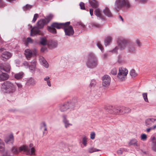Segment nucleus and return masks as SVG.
I'll use <instances>...</instances> for the list:
<instances>
[{
	"mask_svg": "<svg viewBox=\"0 0 156 156\" xmlns=\"http://www.w3.org/2000/svg\"><path fill=\"white\" fill-rule=\"evenodd\" d=\"M151 140L152 142L151 143H153V142H155V137L154 136H152L151 137Z\"/></svg>",
	"mask_w": 156,
	"mask_h": 156,
	"instance_id": "e2e57ef3",
	"label": "nucleus"
},
{
	"mask_svg": "<svg viewBox=\"0 0 156 156\" xmlns=\"http://www.w3.org/2000/svg\"><path fill=\"white\" fill-rule=\"evenodd\" d=\"M80 6L81 9H85L84 4L83 3L81 2L80 4Z\"/></svg>",
	"mask_w": 156,
	"mask_h": 156,
	"instance_id": "13d9d810",
	"label": "nucleus"
},
{
	"mask_svg": "<svg viewBox=\"0 0 156 156\" xmlns=\"http://www.w3.org/2000/svg\"><path fill=\"white\" fill-rule=\"evenodd\" d=\"M12 74H14V77L17 80H19L22 79L23 77L24 74L22 72L16 73H12Z\"/></svg>",
	"mask_w": 156,
	"mask_h": 156,
	"instance_id": "b1692460",
	"label": "nucleus"
},
{
	"mask_svg": "<svg viewBox=\"0 0 156 156\" xmlns=\"http://www.w3.org/2000/svg\"><path fill=\"white\" fill-rule=\"evenodd\" d=\"M86 65L88 68L91 69L97 66L98 65V58L94 54L90 53L88 55Z\"/></svg>",
	"mask_w": 156,
	"mask_h": 156,
	"instance_id": "f03ea898",
	"label": "nucleus"
},
{
	"mask_svg": "<svg viewBox=\"0 0 156 156\" xmlns=\"http://www.w3.org/2000/svg\"><path fill=\"white\" fill-rule=\"evenodd\" d=\"M116 107H109L108 112L112 114H115Z\"/></svg>",
	"mask_w": 156,
	"mask_h": 156,
	"instance_id": "58836bf2",
	"label": "nucleus"
},
{
	"mask_svg": "<svg viewBox=\"0 0 156 156\" xmlns=\"http://www.w3.org/2000/svg\"><path fill=\"white\" fill-rule=\"evenodd\" d=\"M96 84V83L94 80H91L90 83V85L91 86H94Z\"/></svg>",
	"mask_w": 156,
	"mask_h": 156,
	"instance_id": "680f3d73",
	"label": "nucleus"
},
{
	"mask_svg": "<svg viewBox=\"0 0 156 156\" xmlns=\"http://www.w3.org/2000/svg\"><path fill=\"white\" fill-rule=\"evenodd\" d=\"M1 89L4 93L13 94L16 91V87L13 83L8 81L4 82L2 85Z\"/></svg>",
	"mask_w": 156,
	"mask_h": 156,
	"instance_id": "7ed1b4c3",
	"label": "nucleus"
},
{
	"mask_svg": "<svg viewBox=\"0 0 156 156\" xmlns=\"http://www.w3.org/2000/svg\"><path fill=\"white\" fill-rule=\"evenodd\" d=\"M70 24V22L65 23V24L63 27L65 35L69 37L72 36L74 33L73 27L69 25Z\"/></svg>",
	"mask_w": 156,
	"mask_h": 156,
	"instance_id": "0eeeda50",
	"label": "nucleus"
},
{
	"mask_svg": "<svg viewBox=\"0 0 156 156\" xmlns=\"http://www.w3.org/2000/svg\"><path fill=\"white\" fill-rule=\"evenodd\" d=\"M130 74L132 77H136L137 75L135 70L133 69H132L129 72Z\"/></svg>",
	"mask_w": 156,
	"mask_h": 156,
	"instance_id": "c9c22d12",
	"label": "nucleus"
},
{
	"mask_svg": "<svg viewBox=\"0 0 156 156\" xmlns=\"http://www.w3.org/2000/svg\"><path fill=\"white\" fill-rule=\"evenodd\" d=\"M35 151V150L34 147H31L30 150L29 147L26 145L21 146L19 148L20 152L23 151L27 155H34Z\"/></svg>",
	"mask_w": 156,
	"mask_h": 156,
	"instance_id": "6e6552de",
	"label": "nucleus"
},
{
	"mask_svg": "<svg viewBox=\"0 0 156 156\" xmlns=\"http://www.w3.org/2000/svg\"><path fill=\"white\" fill-rule=\"evenodd\" d=\"M93 10L92 9H90V13L91 16L93 15Z\"/></svg>",
	"mask_w": 156,
	"mask_h": 156,
	"instance_id": "338daca9",
	"label": "nucleus"
},
{
	"mask_svg": "<svg viewBox=\"0 0 156 156\" xmlns=\"http://www.w3.org/2000/svg\"><path fill=\"white\" fill-rule=\"evenodd\" d=\"M130 6L128 0H116L115 2V8L117 11L123 7L129 8Z\"/></svg>",
	"mask_w": 156,
	"mask_h": 156,
	"instance_id": "39448f33",
	"label": "nucleus"
},
{
	"mask_svg": "<svg viewBox=\"0 0 156 156\" xmlns=\"http://www.w3.org/2000/svg\"><path fill=\"white\" fill-rule=\"evenodd\" d=\"M46 50V48L44 47H42L41 49V51L42 52H44Z\"/></svg>",
	"mask_w": 156,
	"mask_h": 156,
	"instance_id": "774afa93",
	"label": "nucleus"
},
{
	"mask_svg": "<svg viewBox=\"0 0 156 156\" xmlns=\"http://www.w3.org/2000/svg\"><path fill=\"white\" fill-rule=\"evenodd\" d=\"M95 133L94 132H92L90 134V139L93 140L94 139L95 137Z\"/></svg>",
	"mask_w": 156,
	"mask_h": 156,
	"instance_id": "6e6d98bb",
	"label": "nucleus"
},
{
	"mask_svg": "<svg viewBox=\"0 0 156 156\" xmlns=\"http://www.w3.org/2000/svg\"><path fill=\"white\" fill-rule=\"evenodd\" d=\"M12 54L9 52H4L1 56V58L3 60H6L10 58L12 56Z\"/></svg>",
	"mask_w": 156,
	"mask_h": 156,
	"instance_id": "dca6fc26",
	"label": "nucleus"
},
{
	"mask_svg": "<svg viewBox=\"0 0 156 156\" xmlns=\"http://www.w3.org/2000/svg\"><path fill=\"white\" fill-rule=\"evenodd\" d=\"M39 61L41 64L46 68H48L49 66L48 63L44 58L42 56L39 57Z\"/></svg>",
	"mask_w": 156,
	"mask_h": 156,
	"instance_id": "5701e85b",
	"label": "nucleus"
},
{
	"mask_svg": "<svg viewBox=\"0 0 156 156\" xmlns=\"http://www.w3.org/2000/svg\"><path fill=\"white\" fill-rule=\"evenodd\" d=\"M62 121L65 128H67L73 125L72 124L69 122V121L67 119V116L66 115H62Z\"/></svg>",
	"mask_w": 156,
	"mask_h": 156,
	"instance_id": "4468645a",
	"label": "nucleus"
},
{
	"mask_svg": "<svg viewBox=\"0 0 156 156\" xmlns=\"http://www.w3.org/2000/svg\"><path fill=\"white\" fill-rule=\"evenodd\" d=\"M14 138L13 135L12 134H10L9 136L5 137V141L6 143L9 142L12 143L13 142Z\"/></svg>",
	"mask_w": 156,
	"mask_h": 156,
	"instance_id": "c756f323",
	"label": "nucleus"
},
{
	"mask_svg": "<svg viewBox=\"0 0 156 156\" xmlns=\"http://www.w3.org/2000/svg\"><path fill=\"white\" fill-rule=\"evenodd\" d=\"M151 148L153 151L156 152V143L153 142L151 144Z\"/></svg>",
	"mask_w": 156,
	"mask_h": 156,
	"instance_id": "a18cd8bd",
	"label": "nucleus"
},
{
	"mask_svg": "<svg viewBox=\"0 0 156 156\" xmlns=\"http://www.w3.org/2000/svg\"><path fill=\"white\" fill-rule=\"evenodd\" d=\"M100 150L93 147H90L88 149V151L90 153H92L94 152L99 151Z\"/></svg>",
	"mask_w": 156,
	"mask_h": 156,
	"instance_id": "79ce46f5",
	"label": "nucleus"
},
{
	"mask_svg": "<svg viewBox=\"0 0 156 156\" xmlns=\"http://www.w3.org/2000/svg\"><path fill=\"white\" fill-rule=\"evenodd\" d=\"M65 24V23H53L50 26H48L47 29L49 32L55 34L56 33V31L55 28L57 29L63 28Z\"/></svg>",
	"mask_w": 156,
	"mask_h": 156,
	"instance_id": "423d86ee",
	"label": "nucleus"
},
{
	"mask_svg": "<svg viewBox=\"0 0 156 156\" xmlns=\"http://www.w3.org/2000/svg\"><path fill=\"white\" fill-rule=\"evenodd\" d=\"M11 69V66L7 62L0 63V71L2 72L4 71L9 72Z\"/></svg>",
	"mask_w": 156,
	"mask_h": 156,
	"instance_id": "9b49d317",
	"label": "nucleus"
},
{
	"mask_svg": "<svg viewBox=\"0 0 156 156\" xmlns=\"http://www.w3.org/2000/svg\"><path fill=\"white\" fill-rule=\"evenodd\" d=\"M36 83L35 80L32 77L27 79L26 80V84L29 86H34Z\"/></svg>",
	"mask_w": 156,
	"mask_h": 156,
	"instance_id": "f3484780",
	"label": "nucleus"
},
{
	"mask_svg": "<svg viewBox=\"0 0 156 156\" xmlns=\"http://www.w3.org/2000/svg\"><path fill=\"white\" fill-rule=\"evenodd\" d=\"M117 70L115 68L112 69L111 71V73L113 75H115L117 73Z\"/></svg>",
	"mask_w": 156,
	"mask_h": 156,
	"instance_id": "3c124183",
	"label": "nucleus"
},
{
	"mask_svg": "<svg viewBox=\"0 0 156 156\" xmlns=\"http://www.w3.org/2000/svg\"><path fill=\"white\" fill-rule=\"evenodd\" d=\"M0 152L2 153V156H12L10 155L7 150L4 149V145L3 141L0 139Z\"/></svg>",
	"mask_w": 156,
	"mask_h": 156,
	"instance_id": "ddd939ff",
	"label": "nucleus"
},
{
	"mask_svg": "<svg viewBox=\"0 0 156 156\" xmlns=\"http://www.w3.org/2000/svg\"><path fill=\"white\" fill-rule=\"evenodd\" d=\"M135 44H136V45L137 46L140 47L141 46V45H142L141 44L140 41L139 40H138V39H136L135 40Z\"/></svg>",
	"mask_w": 156,
	"mask_h": 156,
	"instance_id": "de8ad7c7",
	"label": "nucleus"
},
{
	"mask_svg": "<svg viewBox=\"0 0 156 156\" xmlns=\"http://www.w3.org/2000/svg\"><path fill=\"white\" fill-rule=\"evenodd\" d=\"M142 95L144 101L146 102H148V100L147 97V93H143Z\"/></svg>",
	"mask_w": 156,
	"mask_h": 156,
	"instance_id": "c03bdc74",
	"label": "nucleus"
},
{
	"mask_svg": "<svg viewBox=\"0 0 156 156\" xmlns=\"http://www.w3.org/2000/svg\"><path fill=\"white\" fill-rule=\"evenodd\" d=\"M156 121V119L149 118L147 119L145 122V126L147 127L150 126Z\"/></svg>",
	"mask_w": 156,
	"mask_h": 156,
	"instance_id": "6ab92c4d",
	"label": "nucleus"
},
{
	"mask_svg": "<svg viewBox=\"0 0 156 156\" xmlns=\"http://www.w3.org/2000/svg\"><path fill=\"white\" fill-rule=\"evenodd\" d=\"M125 150H126L124 149L120 148L117 151V152L118 154L121 155L122 154L123 152Z\"/></svg>",
	"mask_w": 156,
	"mask_h": 156,
	"instance_id": "8fccbe9b",
	"label": "nucleus"
},
{
	"mask_svg": "<svg viewBox=\"0 0 156 156\" xmlns=\"http://www.w3.org/2000/svg\"><path fill=\"white\" fill-rule=\"evenodd\" d=\"M77 101L73 100L71 101L66 102L59 106V109L61 112H64L70 108H73L77 105Z\"/></svg>",
	"mask_w": 156,
	"mask_h": 156,
	"instance_id": "20e7f679",
	"label": "nucleus"
},
{
	"mask_svg": "<svg viewBox=\"0 0 156 156\" xmlns=\"http://www.w3.org/2000/svg\"><path fill=\"white\" fill-rule=\"evenodd\" d=\"M40 44L42 45H45L47 43V41L45 38L44 37H41V38Z\"/></svg>",
	"mask_w": 156,
	"mask_h": 156,
	"instance_id": "a19ab883",
	"label": "nucleus"
},
{
	"mask_svg": "<svg viewBox=\"0 0 156 156\" xmlns=\"http://www.w3.org/2000/svg\"><path fill=\"white\" fill-rule=\"evenodd\" d=\"M32 42V40L30 37H28L27 39V41L25 42V44L26 45L29 43Z\"/></svg>",
	"mask_w": 156,
	"mask_h": 156,
	"instance_id": "603ef678",
	"label": "nucleus"
},
{
	"mask_svg": "<svg viewBox=\"0 0 156 156\" xmlns=\"http://www.w3.org/2000/svg\"><path fill=\"white\" fill-rule=\"evenodd\" d=\"M137 141L135 139H133L131 140L128 143L129 146L134 145L135 148L138 150L139 148V145L137 143Z\"/></svg>",
	"mask_w": 156,
	"mask_h": 156,
	"instance_id": "a211bd4d",
	"label": "nucleus"
},
{
	"mask_svg": "<svg viewBox=\"0 0 156 156\" xmlns=\"http://www.w3.org/2000/svg\"><path fill=\"white\" fill-rule=\"evenodd\" d=\"M58 45V43L55 41H50L48 43V46L50 48H56Z\"/></svg>",
	"mask_w": 156,
	"mask_h": 156,
	"instance_id": "a878e982",
	"label": "nucleus"
},
{
	"mask_svg": "<svg viewBox=\"0 0 156 156\" xmlns=\"http://www.w3.org/2000/svg\"><path fill=\"white\" fill-rule=\"evenodd\" d=\"M38 15L36 13L34 15L33 19L32 20V22L33 23H34L36 21L37 19L38 18Z\"/></svg>",
	"mask_w": 156,
	"mask_h": 156,
	"instance_id": "864d4df0",
	"label": "nucleus"
},
{
	"mask_svg": "<svg viewBox=\"0 0 156 156\" xmlns=\"http://www.w3.org/2000/svg\"><path fill=\"white\" fill-rule=\"evenodd\" d=\"M53 17V15L51 14H50L47 16L45 19L47 22V23H48L52 19Z\"/></svg>",
	"mask_w": 156,
	"mask_h": 156,
	"instance_id": "f704fd0d",
	"label": "nucleus"
},
{
	"mask_svg": "<svg viewBox=\"0 0 156 156\" xmlns=\"http://www.w3.org/2000/svg\"><path fill=\"white\" fill-rule=\"evenodd\" d=\"M119 109V107H116V111L115 112V114H118V109Z\"/></svg>",
	"mask_w": 156,
	"mask_h": 156,
	"instance_id": "69168bd1",
	"label": "nucleus"
},
{
	"mask_svg": "<svg viewBox=\"0 0 156 156\" xmlns=\"http://www.w3.org/2000/svg\"><path fill=\"white\" fill-rule=\"evenodd\" d=\"M37 50L35 48H34L32 50L29 49H27L25 50V54L27 59H29L33 55H37Z\"/></svg>",
	"mask_w": 156,
	"mask_h": 156,
	"instance_id": "9d476101",
	"label": "nucleus"
},
{
	"mask_svg": "<svg viewBox=\"0 0 156 156\" xmlns=\"http://www.w3.org/2000/svg\"><path fill=\"white\" fill-rule=\"evenodd\" d=\"M12 151L15 154L18 153L19 152V150H18L16 148L14 147L12 149Z\"/></svg>",
	"mask_w": 156,
	"mask_h": 156,
	"instance_id": "bf43d9fd",
	"label": "nucleus"
},
{
	"mask_svg": "<svg viewBox=\"0 0 156 156\" xmlns=\"http://www.w3.org/2000/svg\"><path fill=\"white\" fill-rule=\"evenodd\" d=\"M15 83L19 89H21L22 87L23 86L21 83L16 82Z\"/></svg>",
	"mask_w": 156,
	"mask_h": 156,
	"instance_id": "4d7b16f0",
	"label": "nucleus"
},
{
	"mask_svg": "<svg viewBox=\"0 0 156 156\" xmlns=\"http://www.w3.org/2000/svg\"><path fill=\"white\" fill-rule=\"evenodd\" d=\"M128 71L125 68L121 67L119 68L117 78L120 81L125 80L128 74Z\"/></svg>",
	"mask_w": 156,
	"mask_h": 156,
	"instance_id": "1a4fd4ad",
	"label": "nucleus"
},
{
	"mask_svg": "<svg viewBox=\"0 0 156 156\" xmlns=\"http://www.w3.org/2000/svg\"><path fill=\"white\" fill-rule=\"evenodd\" d=\"M9 78V75L5 73H2L0 74V81H3L8 79Z\"/></svg>",
	"mask_w": 156,
	"mask_h": 156,
	"instance_id": "393cba45",
	"label": "nucleus"
},
{
	"mask_svg": "<svg viewBox=\"0 0 156 156\" xmlns=\"http://www.w3.org/2000/svg\"><path fill=\"white\" fill-rule=\"evenodd\" d=\"M118 45V46L115 47L113 50L109 51V52L117 54L118 53V51L119 48H120V47Z\"/></svg>",
	"mask_w": 156,
	"mask_h": 156,
	"instance_id": "ea45409f",
	"label": "nucleus"
},
{
	"mask_svg": "<svg viewBox=\"0 0 156 156\" xmlns=\"http://www.w3.org/2000/svg\"><path fill=\"white\" fill-rule=\"evenodd\" d=\"M121 110L123 112V114L128 113L130 112V109L129 108L126 107H122Z\"/></svg>",
	"mask_w": 156,
	"mask_h": 156,
	"instance_id": "72a5a7b5",
	"label": "nucleus"
},
{
	"mask_svg": "<svg viewBox=\"0 0 156 156\" xmlns=\"http://www.w3.org/2000/svg\"><path fill=\"white\" fill-rule=\"evenodd\" d=\"M103 12L105 15L108 17H112V14L109 9L107 7L105 8L103 11Z\"/></svg>",
	"mask_w": 156,
	"mask_h": 156,
	"instance_id": "bb28decb",
	"label": "nucleus"
},
{
	"mask_svg": "<svg viewBox=\"0 0 156 156\" xmlns=\"http://www.w3.org/2000/svg\"><path fill=\"white\" fill-rule=\"evenodd\" d=\"M47 23V22L45 20H40L37 23V27L39 28H42L43 27L45 24Z\"/></svg>",
	"mask_w": 156,
	"mask_h": 156,
	"instance_id": "412c9836",
	"label": "nucleus"
},
{
	"mask_svg": "<svg viewBox=\"0 0 156 156\" xmlns=\"http://www.w3.org/2000/svg\"><path fill=\"white\" fill-rule=\"evenodd\" d=\"M39 28L37 27H34L31 30L30 34L32 36H34L37 34L43 35L44 33L40 31Z\"/></svg>",
	"mask_w": 156,
	"mask_h": 156,
	"instance_id": "2eb2a0df",
	"label": "nucleus"
},
{
	"mask_svg": "<svg viewBox=\"0 0 156 156\" xmlns=\"http://www.w3.org/2000/svg\"><path fill=\"white\" fill-rule=\"evenodd\" d=\"M147 136L145 133H142L140 135V140L143 141H146L147 140Z\"/></svg>",
	"mask_w": 156,
	"mask_h": 156,
	"instance_id": "e433bc0d",
	"label": "nucleus"
},
{
	"mask_svg": "<svg viewBox=\"0 0 156 156\" xmlns=\"http://www.w3.org/2000/svg\"><path fill=\"white\" fill-rule=\"evenodd\" d=\"M117 42L121 50H123L127 48L128 50L130 52H133L135 51V48L133 43L123 37H119Z\"/></svg>",
	"mask_w": 156,
	"mask_h": 156,
	"instance_id": "f257e3e1",
	"label": "nucleus"
},
{
	"mask_svg": "<svg viewBox=\"0 0 156 156\" xmlns=\"http://www.w3.org/2000/svg\"><path fill=\"white\" fill-rule=\"evenodd\" d=\"M33 7V5L27 4L23 6L22 7L23 9V11H25L29 10Z\"/></svg>",
	"mask_w": 156,
	"mask_h": 156,
	"instance_id": "473e14b6",
	"label": "nucleus"
},
{
	"mask_svg": "<svg viewBox=\"0 0 156 156\" xmlns=\"http://www.w3.org/2000/svg\"><path fill=\"white\" fill-rule=\"evenodd\" d=\"M36 62L35 60L32 61L29 65L28 68L32 73H34L36 69Z\"/></svg>",
	"mask_w": 156,
	"mask_h": 156,
	"instance_id": "aec40b11",
	"label": "nucleus"
},
{
	"mask_svg": "<svg viewBox=\"0 0 156 156\" xmlns=\"http://www.w3.org/2000/svg\"><path fill=\"white\" fill-rule=\"evenodd\" d=\"M122 109V107H119V109H118V114H123V112L122 111L121 109Z\"/></svg>",
	"mask_w": 156,
	"mask_h": 156,
	"instance_id": "052dcab7",
	"label": "nucleus"
},
{
	"mask_svg": "<svg viewBox=\"0 0 156 156\" xmlns=\"http://www.w3.org/2000/svg\"><path fill=\"white\" fill-rule=\"evenodd\" d=\"M108 56V55L107 53H105L102 56V57L104 58H106Z\"/></svg>",
	"mask_w": 156,
	"mask_h": 156,
	"instance_id": "0e129e2a",
	"label": "nucleus"
},
{
	"mask_svg": "<svg viewBox=\"0 0 156 156\" xmlns=\"http://www.w3.org/2000/svg\"><path fill=\"white\" fill-rule=\"evenodd\" d=\"M126 62V58L123 56L119 55L117 60V62L121 64H123Z\"/></svg>",
	"mask_w": 156,
	"mask_h": 156,
	"instance_id": "4be33fe9",
	"label": "nucleus"
},
{
	"mask_svg": "<svg viewBox=\"0 0 156 156\" xmlns=\"http://www.w3.org/2000/svg\"><path fill=\"white\" fill-rule=\"evenodd\" d=\"M97 46L102 51H104V49L101 45V44L100 43H98L97 44Z\"/></svg>",
	"mask_w": 156,
	"mask_h": 156,
	"instance_id": "09e8293b",
	"label": "nucleus"
},
{
	"mask_svg": "<svg viewBox=\"0 0 156 156\" xmlns=\"http://www.w3.org/2000/svg\"><path fill=\"white\" fill-rule=\"evenodd\" d=\"M82 144L85 146L87 144V138L85 136H83L82 139Z\"/></svg>",
	"mask_w": 156,
	"mask_h": 156,
	"instance_id": "37998d69",
	"label": "nucleus"
},
{
	"mask_svg": "<svg viewBox=\"0 0 156 156\" xmlns=\"http://www.w3.org/2000/svg\"><path fill=\"white\" fill-rule=\"evenodd\" d=\"M49 79L50 77L48 76H46L44 78V80L45 81L47 82L48 85L49 87H51V84L49 80Z\"/></svg>",
	"mask_w": 156,
	"mask_h": 156,
	"instance_id": "4c0bfd02",
	"label": "nucleus"
},
{
	"mask_svg": "<svg viewBox=\"0 0 156 156\" xmlns=\"http://www.w3.org/2000/svg\"><path fill=\"white\" fill-rule=\"evenodd\" d=\"M89 2L92 7L97 8L98 7V3L96 0H89Z\"/></svg>",
	"mask_w": 156,
	"mask_h": 156,
	"instance_id": "c85d7f7f",
	"label": "nucleus"
},
{
	"mask_svg": "<svg viewBox=\"0 0 156 156\" xmlns=\"http://www.w3.org/2000/svg\"><path fill=\"white\" fill-rule=\"evenodd\" d=\"M23 65L26 68H28L29 67V65L27 62L24 61L22 63Z\"/></svg>",
	"mask_w": 156,
	"mask_h": 156,
	"instance_id": "5fc2aeb1",
	"label": "nucleus"
},
{
	"mask_svg": "<svg viewBox=\"0 0 156 156\" xmlns=\"http://www.w3.org/2000/svg\"><path fill=\"white\" fill-rule=\"evenodd\" d=\"M41 130L43 132V136H45L47 133V131L46 125L45 123H43L41 127Z\"/></svg>",
	"mask_w": 156,
	"mask_h": 156,
	"instance_id": "7c9ffc66",
	"label": "nucleus"
},
{
	"mask_svg": "<svg viewBox=\"0 0 156 156\" xmlns=\"http://www.w3.org/2000/svg\"><path fill=\"white\" fill-rule=\"evenodd\" d=\"M112 40V37L111 36H108L106 37L104 41L105 45L106 46L109 45L111 44Z\"/></svg>",
	"mask_w": 156,
	"mask_h": 156,
	"instance_id": "cd10ccee",
	"label": "nucleus"
},
{
	"mask_svg": "<svg viewBox=\"0 0 156 156\" xmlns=\"http://www.w3.org/2000/svg\"><path fill=\"white\" fill-rule=\"evenodd\" d=\"M91 25L92 27L95 28H99L101 27L100 24L95 23H92Z\"/></svg>",
	"mask_w": 156,
	"mask_h": 156,
	"instance_id": "49530a36",
	"label": "nucleus"
},
{
	"mask_svg": "<svg viewBox=\"0 0 156 156\" xmlns=\"http://www.w3.org/2000/svg\"><path fill=\"white\" fill-rule=\"evenodd\" d=\"M94 14L100 19H102L103 17L101 13V10L99 9H96L94 11Z\"/></svg>",
	"mask_w": 156,
	"mask_h": 156,
	"instance_id": "2f4dec72",
	"label": "nucleus"
},
{
	"mask_svg": "<svg viewBox=\"0 0 156 156\" xmlns=\"http://www.w3.org/2000/svg\"><path fill=\"white\" fill-rule=\"evenodd\" d=\"M103 86L108 87L111 81V77L108 75L104 76L102 78Z\"/></svg>",
	"mask_w": 156,
	"mask_h": 156,
	"instance_id": "f8f14e48",
	"label": "nucleus"
}]
</instances>
